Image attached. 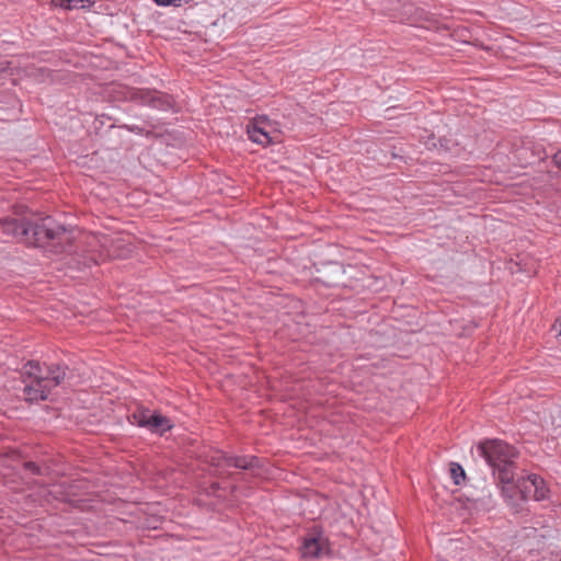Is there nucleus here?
Masks as SVG:
<instances>
[{
	"label": "nucleus",
	"instance_id": "nucleus-8",
	"mask_svg": "<svg viewBox=\"0 0 561 561\" xmlns=\"http://www.w3.org/2000/svg\"><path fill=\"white\" fill-rule=\"evenodd\" d=\"M173 424L171 420L161 413H150L146 428L152 433L163 434L172 428Z\"/></svg>",
	"mask_w": 561,
	"mask_h": 561
},
{
	"label": "nucleus",
	"instance_id": "nucleus-15",
	"mask_svg": "<svg viewBox=\"0 0 561 561\" xmlns=\"http://www.w3.org/2000/svg\"><path fill=\"white\" fill-rule=\"evenodd\" d=\"M450 476L456 485L461 484V482L465 481V479H466L465 469L461 467V465H459L457 462L450 463Z\"/></svg>",
	"mask_w": 561,
	"mask_h": 561
},
{
	"label": "nucleus",
	"instance_id": "nucleus-27",
	"mask_svg": "<svg viewBox=\"0 0 561 561\" xmlns=\"http://www.w3.org/2000/svg\"><path fill=\"white\" fill-rule=\"evenodd\" d=\"M61 500H62V501H69V500H68V497H67L66 495H64V496L61 497Z\"/></svg>",
	"mask_w": 561,
	"mask_h": 561
},
{
	"label": "nucleus",
	"instance_id": "nucleus-26",
	"mask_svg": "<svg viewBox=\"0 0 561 561\" xmlns=\"http://www.w3.org/2000/svg\"><path fill=\"white\" fill-rule=\"evenodd\" d=\"M217 477H224V472L216 473Z\"/></svg>",
	"mask_w": 561,
	"mask_h": 561
},
{
	"label": "nucleus",
	"instance_id": "nucleus-12",
	"mask_svg": "<svg viewBox=\"0 0 561 561\" xmlns=\"http://www.w3.org/2000/svg\"><path fill=\"white\" fill-rule=\"evenodd\" d=\"M534 480L536 483L534 484L533 499L535 501H543L548 499L549 489L547 488L545 480L538 474H534Z\"/></svg>",
	"mask_w": 561,
	"mask_h": 561
},
{
	"label": "nucleus",
	"instance_id": "nucleus-22",
	"mask_svg": "<svg viewBox=\"0 0 561 561\" xmlns=\"http://www.w3.org/2000/svg\"><path fill=\"white\" fill-rule=\"evenodd\" d=\"M8 70H9V62L8 61L0 62V75L8 72Z\"/></svg>",
	"mask_w": 561,
	"mask_h": 561
},
{
	"label": "nucleus",
	"instance_id": "nucleus-9",
	"mask_svg": "<svg viewBox=\"0 0 561 561\" xmlns=\"http://www.w3.org/2000/svg\"><path fill=\"white\" fill-rule=\"evenodd\" d=\"M248 135L253 142L264 147L272 144V138L268 131H266L264 127L260 126L257 123L248 126Z\"/></svg>",
	"mask_w": 561,
	"mask_h": 561
},
{
	"label": "nucleus",
	"instance_id": "nucleus-24",
	"mask_svg": "<svg viewBox=\"0 0 561 561\" xmlns=\"http://www.w3.org/2000/svg\"><path fill=\"white\" fill-rule=\"evenodd\" d=\"M211 489L213 490L219 489V484L217 482L211 483Z\"/></svg>",
	"mask_w": 561,
	"mask_h": 561
},
{
	"label": "nucleus",
	"instance_id": "nucleus-2",
	"mask_svg": "<svg viewBox=\"0 0 561 561\" xmlns=\"http://www.w3.org/2000/svg\"><path fill=\"white\" fill-rule=\"evenodd\" d=\"M477 455L492 469L493 478L501 485V494L505 503L518 513L523 508L525 500L515 479L517 466L515 448L501 439H484L476 447Z\"/></svg>",
	"mask_w": 561,
	"mask_h": 561
},
{
	"label": "nucleus",
	"instance_id": "nucleus-20",
	"mask_svg": "<svg viewBox=\"0 0 561 561\" xmlns=\"http://www.w3.org/2000/svg\"><path fill=\"white\" fill-rule=\"evenodd\" d=\"M552 162L561 171V150L552 156Z\"/></svg>",
	"mask_w": 561,
	"mask_h": 561
},
{
	"label": "nucleus",
	"instance_id": "nucleus-16",
	"mask_svg": "<svg viewBox=\"0 0 561 561\" xmlns=\"http://www.w3.org/2000/svg\"><path fill=\"white\" fill-rule=\"evenodd\" d=\"M230 455L225 453H218L217 455H214L209 459V463L211 467H215L217 469L227 466V458H229Z\"/></svg>",
	"mask_w": 561,
	"mask_h": 561
},
{
	"label": "nucleus",
	"instance_id": "nucleus-21",
	"mask_svg": "<svg viewBox=\"0 0 561 561\" xmlns=\"http://www.w3.org/2000/svg\"><path fill=\"white\" fill-rule=\"evenodd\" d=\"M478 501L483 502V504H485V505L493 504L492 494L490 492H489L488 496H483V497L479 499Z\"/></svg>",
	"mask_w": 561,
	"mask_h": 561
},
{
	"label": "nucleus",
	"instance_id": "nucleus-14",
	"mask_svg": "<svg viewBox=\"0 0 561 561\" xmlns=\"http://www.w3.org/2000/svg\"><path fill=\"white\" fill-rule=\"evenodd\" d=\"M23 468L26 471H30L34 476H47L49 473V467L48 466H41L37 462L34 461H25L23 462Z\"/></svg>",
	"mask_w": 561,
	"mask_h": 561
},
{
	"label": "nucleus",
	"instance_id": "nucleus-5",
	"mask_svg": "<svg viewBox=\"0 0 561 561\" xmlns=\"http://www.w3.org/2000/svg\"><path fill=\"white\" fill-rule=\"evenodd\" d=\"M329 551L328 539L322 535L318 527L308 531L301 542L300 553L305 560H314L322 558Z\"/></svg>",
	"mask_w": 561,
	"mask_h": 561
},
{
	"label": "nucleus",
	"instance_id": "nucleus-13",
	"mask_svg": "<svg viewBox=\"0 0 561 561\" xmlns=\"http://www.w3.org/2000/svg\"><path fill=\"white\" fill-rule=\"evenodd\" d=\"M150 413L149 409L139 408L128 416V420L131 424L138 425L139 427H146Z\"/></svg>",
	"mask_w": 561,
	"mask_h": 561
},
{
	"label": "nucleus",
	"instance_id": "nucleus-25",
	"mask_svg": "<svg viewBox=\"0 0 561 561\" xmlns=\"http://www.w3.org/2000/svg\"><path fill=\"white\" fill-rule=\"evenodd\" d=\"M236 476H237V474H236V473H233V472H228V473H227V478H234Z\"/></svg>",
	"mask_w": 561,
	"mask_h": 561
},
{
	"label": "nucleus",
	"instance_id": "nucleus-7",
	"mask_svg": "<svg viewBox=\"0 0 561 561\" xmlns=\"http://www.w3.org/2000/svg\"><path fill=\"white\" fill-rule=\"evenodd\" d=\"M227 467H233L241 470H254L262 467L261 459L256 456H232L227 458Z\"/></svg>",
	"mask_w": 561,
	"mask_h": 561
},
{
	"label": "nucleus",
	"instance_id": "nucleus-3",
	"mask_svg": "<svg viewBox=\"0 0 561 561\" xmlns=\"http://www.w3.org/2000/svg\"><path fill=\"white\" fill-rule=\"evenodd\" d=\"M24 378H39L49 390L62 386L71 377V370L65 363H46L28 360L22 366Z\"/></svg>",
	"mask_w": 561,
	"mask_h": 561
},
{
	"label": "nucleus",
	"instance_id": "nucleus-19",
	"mask_svg": "<svg viewBox=\"0 0 561 561\" xmlns=\"http://www.w3.org/2000/svg\"><path fill=\"white\" fill-rule=\"evenodd\" d=\"M105 118H106V116L104 114L95 117L93 125H94V129L96 130V133H99L101 130V128L104 126ZM107 119H111V118L107 117Z\"/></svg>",
	"mask_w": 561,
	"mask_h": 561
},
{
	"label": "nucleus",
	"instance_id": "nucleus-6",
	"mask_svg": "<svg viewBox=\"0 0 561 561\" xmlns=\"http://www.w3.org/2000/svg\"><path fill=\"white\" fill-rule=\"evenodd\" d=\"M22 375V370L20 371ZM24 383L22 389L24 400L30 403L46 401L51 393L48 386H46L39 378H24L21 376Z\"/></svg>",
	"mask_w": 561,
	"mask_h": 561
},
{
	"label": "nucleus",
	"instance_id": "nucleus-4",
	"mask_svg": "<svg viewBox=\"0 0 561 561\" xmlns=\"http://www.w3.org/2000/svg\"><path fill=\"white\" fill-rule=\"evenodd\" d=\"M118 93L123 100L133 101L141 106H149L158 111L173 110L175 104L172 95L156 89L121 87Z\"/></svg>",
	"mask_w": 561,
	"mask_h": 561
},
{
	"label": "nucleus",
	"instance_id": "nucleus-10",
	"mask_svg": "<svg viewBox=\"0 0 561 561\" xmlns=\"http://www.w3.org/2000/svg\"><path fill=\"white\" fill-rule=\"evenodd\" d=\"M534 474H528L526 477L517 478V486L520 489L522 497L526 501L533 499L534 493V484L536 481L534 480Z\"/></svg>",
	"mask_w": 561,
	"mask_h": 561
},
{
	"label": "nucleus",
	"instance_id": "nucleus-17",
	"mask_svg": "<svg viewBox=\"0 0 561 561\" xmlns=\"http://www.w3.org/2000/svg\"><path fill=\"white\" fill-rule=\"evenodd\" d=\"M160 7H181L191 2L192 0H153Z\"/></svg>",
	"mask_w": 561,
	"mask_h": 561
},
{
	"label": "nucleus",
	"instance_id": "nucleus-1",
	"mask_svg": "<svg viewBox=\"0 0 561 561\" xmlns=\"http://www.w3.org/2000/svg\"><path fill=\"white\" fill-rule=\"evenodd\" d=\"M0 233L54 254L68 253L72 249L71 231L51 216L2 218Z\"/></svg>",
	"mask_w": 561,
	"mask_h": 561
},
{
	"label": "nucleus",
	"instance_id": "nucleus-23",
	"mask_svg": "<svg viewBox=\"0 0 561 561\" xmlns=\"http://www.w3.org/2000/svg\"><path fill=\"white\" fill-rule=\"evenodd\" d=\"M84 264H85V265H90V264H91V265H92V264H98V261H96V259H95L94 256H91V257L89 259V262H87V261H85V262H84Z\"/></svg>",
	"mask_w": 561,
	"mask_h": 561
},
{
	"label": "nucleus",
	"instance_id": "nucleus-11",
	"mask_svg": "<svg viewBox=\"0 0 561 561\" xmlns=\"http://www.w3.org/2000/svg\"><path fill=\"white\" fill-rule=\"evenodd\" d=\"M53 5L59 7L66 10L73 9H85L90 8L93 4L91 0H51Z\"/></svg>",
	"mask_w": 561,
	"mask_h": 561
},
{
	"label": "nucleus",
	"instance_id": "nucleus-18",
	"mask_svg": "<svg viewBox=\"0 0 561 561\" xmlns=\"http://www.w3.org/2000/svg\"><path fill=\"white\" fill-rule=\"evenodd\" d=\"M119 128L126 129L130 133L142 135L145 134V128L140 127L139 125H129V124H123L118 126Z\"/></svg>",
	"mask_w": 561,
	"mask_h": 561
}]
</instances>
